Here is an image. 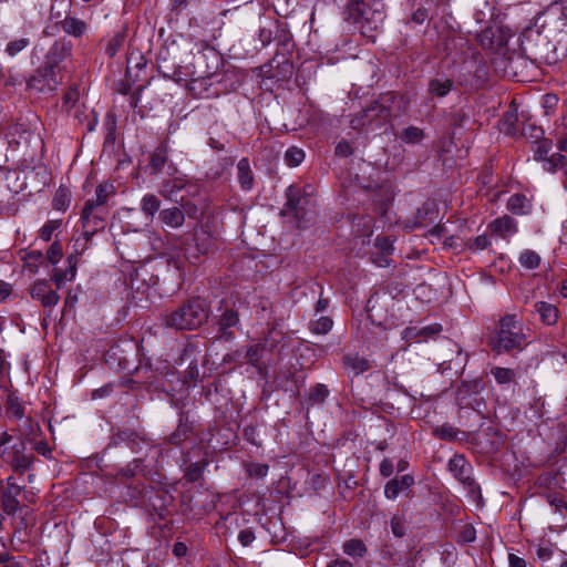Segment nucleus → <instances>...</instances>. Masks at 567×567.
Wrapping results in <instances>:
<instances>
[{"mask_svg":"<svg viewBox=\"0 0 567 567\" xmlns=\"http://www.w3.org/2000/svg\"><path fill=\"white\" fill-rule=\"evenodd\" d=\"M405 105L403 95L391 91L382 93L351 118L350 126L365 134L386 130L393 113L402 112Z\"/></svg>","mask_w":567,"mask_h":567,"instance_id":"1","label":"nucleus"},{"mask_svg":"<svg viewBox=\"0 0 567 567\" xmlns=\"http://www.w3.org/2000/svg\"><path fill=\"white\" fill-rule=\"evenodd\" d=\"M212 313L208 302L200 297L184 301L174 310L167 311L163 321L167 328L175 330H195L208 321Z\"/></svg>","mask_w":567,"mask_h":567,"instance_id":"2","label":"nucleus"},{"mask_svg":"<svg viewBox=\"0 0 567 567\" xmlns=\"http://www.w3.org/2000/svg\"><path fill=\"white\" fill-rule=\"evenodd\" d=\"M190 53L193 61L185 65V70L189 72L188 76L193 82L216 76L223 66V55L204 41L196 42L190 49Z\"/></svg>","mask_w":567,"mask_h":567,"instance_id":"3","label":"nucleus"},{"mask_svg":"<svg viewBox=\"0 0 567 567\" xmlns=\"http://www.w3.org/2000/svg\"><path fill=\"white\" fill-rule=\"evenodd\" d=\"M285 198L286 203L280 215L293 217L298 228H306L310 221L308 212L315 206L313 187L292 184L286 188Z\"/></svg>","mask_w":567,"mask_h":567,"instance_id":"4","label":"nucleus"},{"mask_svg":"<svg viewBox=\"0 0 567 567\" xmlns=\"http://www.w3.org/2000/svg\"><path fill=\"white\" fill-rule=\"evenodd\" d=\"M187 49L186 43H178L177 41H171L163 45L156 59L159 74L176 83L185 81L189 72L185 70L183 54L187 52Z\"/></svg>","mask_w":567,"mask_h":567,"instance_id":"5","label":"nucleus"},{"mask_svg":"<svg viewBox=\"0 0 567 567\" xmlns=\"http://www.w3.org/2000/svg\"><path fill=\"white\" fill-rule=\"evenodd\" d=\"M525 346V334L515 315H506L499 320V328L489 339V347L497 354L520 351Z\"/></svg>","mask_w":567,"mask_h":567,"instance_id":"6","label":"nucleus"},{"mask_svg":"<svg viewBox=\"0 0 567 567\" xmlns=\"http://www.w3.org/2000/svg\"><path fill=\"white\" fill-rule=\"evenodd\" d=\"M212 327L215 328V340L231 341L235 338L233 328L240 327L239 309L233 298L221 299L214 313H210Z\"/></svg>","mask_w":567,"mask_h":567,"instance_id":"7","label":"nucleus"},{"mask_svg":"<svg viewBox=\"0 0 567 567\" xmlns=\"http://www.w3.org/2000/svg\"><path fill=\"white\" fill-rule=\"evenodd\" d=\"M138 347L133 341L114 343L104 354L107 367L127 375L138 370Z\"/></svg>","mask_w":567,"mask_h":567,"instance_id":"8","label":"nucleus"},{"mask_svg":"<svg viewBox=\"0 0 567 567\" xmlns=\"http://www.w3.org/2000/svg\"><path fill=\"white\" fill-rule=\"evenodd\" d=\"M539 20L546 38L550 37L557 41L567 40V0L551 2L538 18Z\"/></svg>","mask_w":567,"mask_h":567,"instance_id":"9","label":"nucleus"},{"mask_svg":"<svg viewBox=\"0 0 567 567\" xmlns=\"http://www.w3.org/2000/svg\"><path fill=\"white\" fill-rule=\"evenodd\" d=\"M0 456L18 475H23L33 467L34 454L27 447V441L22 435H18L16 442L6 446Z\"/></svg>","mask_w":567,"mask_h":567,"instance_id":"10","label":"nucleus"},{"mask_svg":"<svg viewBox=\"0 0 567 567\" xmlns=\"http://www.w3.org/2000/svg\"><path fill=\"white\" fill-rule=\"evenodd\" d=\"M173 503L174 496L164 488H146L141 497V506L154 520H165L172 514Z\"/></svg>","mask_w":567,"mask_h":567,"instance_id":"11","label":"nucleus"},{"mask_svg":"<svg viewBox=\"0 0 567 567\" xmlns=\"http://www.w3.org/2000/svg\"><path fill=\"white\" fill-rule=\"evenodd\" d=\"M62 69H56L44 62L40 65L27 82V86L38 92H53L62 82Z\"/></svg>","mask_w":567,"mask_h":567,"instance_id":"12","label":"nucleus"},{"mask_svg":"<svg viewBox=\"0 0 567 567\" xmlns=\"http://www.w3.org/2000/svg\"><path fill=\"white\" fill-rule=\"evenodd\" d=\"M122 444H125L133 453H138L144 446L148 445V441L142 432L128 427H113L103 453L105 454Z\"/></svg>","mask_w":567,"mask_h":567,"instance_id":"13","label":"nucleus"},{"mask_svg":"<svg viewBox=\"0 0 567 567\" xmlns=\"http://www.w3.org/2000/svg\"><path fill=\"white\" fill-rule=\"evenodd\" d=\"M295 65L290 56L286 53L276 52L274 58L261 66V72L268 79L277 81H287L293 74Z\"/></svg>","mask_w":567,"mask_h":567,"instance_id":"14","label":"nucleus"},{"mask_svg":"<svg viewBox=\"0 0 567 567\" xmlns=\"http://www.w3.org/2000/svg\"><path fill=\"white\" fill-rule=\"evenodd\" d=\"M86 213V204L81 212V221L84 228L85 240L89 241L99 231L104 230L105 221L109 216V209L106 207L93 208L91 213Z\"/></svg>","mask_w":567,"mask_h":567,"instance_id":"15","label":"nucleus"},{"mask_svg":"<svg viewBox=\"0 0 567 567\" xmlns=\"http://www.w3.org/2000/svg\"><path fill=\"white\" fill-rule=\"evenodd\" d=\"M192 210H196L195 205L189 200H184V197H181V205L161 209L158 219L167 227L178 228L184 224L185 215L190 216Z\"/></svg>","mask_w":567,"mask_h":567,"instance_id":"16","label":"nucleus"},{"mask_svg":"<svg viewBox=\"0 0 567 567\" xmlns=\"http://www.w3.org/2000/svg\"><path fill=\"white\" fill-rule=\"evenodd\" d=\"M29 292L33 300L39 301L40 305L48 310L55 307L60 300L59 293L51 288L50 281L47 279L35 280L33 285H31Z\"/></svg>","mask_w":567,"mask_h":567,"instance_id":"17","label":"nucleus"},{"mask_svg":"<svg viewBox=\"0 0 567 567\" xmlns=\"http://www.w3.org/2000/svg\"><path fill=\"white\" fill-rule=\"evenodd\" d=\"M194 433V423L189 417V412L181 410L176 429L166 437L164 443L173 446H181Z\"/></svg>","mask_w":567,"mask_h":567,"instance_id":"18","label":"nucleus"},{"mask_svg":"<svg viewBox=\"0 0 567 567\" xmlns=\"http://www.w3.org/2000/svg\"><path fill=\"white\" fill-rule=\"evenodd\" d=\"M7 486L4 488L1 487V508L7 515H14L19 508L20 503L18 501V496L24 486H20L16 483V478L13 476H9L6 480Z\"/></svg>","mask_w":567,"mask_h":567,"instance_id":"19","label":"nucleus"},{"mask_svg":"<svg viewBox=\"0 0 567 567\" xmlns=\"http://www.w3.org/2000/svg\"><path fill=\"white\" fill-rule=\"evenodd\" d=\"M282 31V22L278 19L261 17L259 19L258 39L262 47L268 45L275 40V35Z\"/></svg>","mask_w":567,"mask_h":567,"instance_id":"20","label":"nucleus"},{"mask_svg":"<svg viewBox=\"0 0 567 567\" xmlns=\"http://www.w3.org/2000/svg\"><path fill=\"white\" fill-rule=\"evenodd\" d=\"M71 51L72 43L70 41L58 40L49 49L48 53L44 56V62L51 64L56 69H62L60 64L71 54Z\"/></svg>","mask_w":567,"mask_h":567,"instance_id":"21","label":"nucleus"},{"mask_svg":"<svg viewBox=\"0 0 567 567\" xmlns=\"http://www.w3.org/2000/svg\"><path fill=\"white\" fill-rule=\"evenodd\" d=\"M441 557L437 551L421 548L406 559V567H440Z\"/></svg>","mask_w":567,"mask_h":567,"instance_id":"22","label":"nucleus"},{"mask_svg":"<svg viewBox=\"0 0 567 567\" xmlns=\"http://www.w3.org/2000/svg\"><path fill=\"white\" fill-rule=\"evenodd\" d=\"M439 215V210L436 208V204L434 202H425L420 208H417L416 213L412 219V227L414 228H424L433 224Z\"/></svg>","mask_w":567,"mask_h":567,"instance_id":"23","label":"nucleus"},{"mask_svg":"<svg viewBox=\"0 0 567 567\" xmlns=\"http://www.w3.org/2000/svg\"><path fill=\"white\" fill-rule=\"evenodd\" d=\"M115 187L112 183L104 182L96 186L95 188V198L87 199L85 202L86 204V213L89 214L92 212L93 208L100 207H106L109 198L114 195Z\"/></svg>","mask_w":567,"mask_h":567,"instance_id":"24","label":"nucleus"},{"mask_svg":"<svg viewBox=\"0 0 567 567\" xmlns=\"http://www.w3.org/2000/svg\"><path fill=\"white\" fill-rule=\"evenodd\" d=\"M449 471L461 483L472 475L473 467L464 455L455 454L447 464Z\"/></svg>","mask_w":567,"mask_h":567,"instance_id":"25","label":"nucleus"},{"mask_svg":"<svg viewBox=\"0 0 567 567\" xmlns=\"http://www.w3.org/2000/svg\"><path fill=\"white\" fill-rule=\"evenodd\" d=\"M187 187V183H185L182 178H169L164 179L161 184L159 194L175 203H181L179 193Z\"/></svg>","mask_w":567,"mask_h":567,"instance_id":"26","label":"nucleus"},{"mask_svg":"<svg viewBox=\"0 0 567 567\" xmlns=\"http://www.w3.org/2000/svg\"><path fill=\"white\" fill-rule=\"evenodd\" d=\"M344 369L351 371L354 377L362 374L371 369V362L359 353H347L342 358Z\"/></svg>","mask_w":567,"mask_h":567,"instance_id":"27","label":"nucleus"},{"mask_svg":"<svg viewBox=\"0 0 567 567\" xmlns=\"http://www.w3.org/2000/svg\"><path fill=\"white\" fill-rule=\"evenodd\" d=\"M413 484L414 478L410 474L393 478L385 484L384 495L389 499H395L400 492L410 488Z\"/></svg>","mask_w":567,"mask_h":567,"instance_id":"28","label":"nucleus"},{"mask_svg":"<svg viewBox=\"0 0 567 567\" xmlns=\"http://www.w3.org/2000/svg\"><path fill=\"white\" fill-rule=\"evenodd\" d=\"M237 173L240 188L245 192L251 190L255 185V176L247 157H243L238 161Z\"/></svg>","mask_w":567,"mask_h":567,"instance_id":"29","label":"nucleus"},{"mask_svg":"<svg viewBox=\"0 0 567 567\" xmlns=\"http://www.w3.org/2000/svg\"><path fill=\"white\" fill-rule=\"evenodd\" d=\"M454 89V81L442 75L429 81L427 92L433 97H445Z\"/></svg>","mask_w":567,"mask_h":567,"instance_id":"30","label":"nucleus"},{"mask_svg":"<svg viewBox=\"0 0 567 567\" xmlns=\"http://www.w3.org/2000/svg\"><path fill=\"white\" fill-rule=\"evenodd\" d=\"M489 229L493 234L497 236L506 237L507 235H513L517 233V223L511 216L505 215L503 217L494 219L489 224Z\"/></svg>","mask_w":567,"mask_h":567,"instance_id":"31","label":"nucleus"},{"mask_svg":"<svg viewBox=\"0 0 567 567\" xmlns=\"http://www.w3.org/2000/svg\"><path fill=\"white\" fill-rule=\"evenodd\" d=\"M168 161V147L165 143L159 144L151 156L148 164L150 173L156 175L162 172Z\"/></svg>","mask_w":567,"mask_h":567,"instance_id":"32","label":"nucleus"},{"mask_svg":"<svg viewBox=\"0 0 567 567\" xmlns=\"http://www.w3.org/2000/svg\"><path fill=\"white\" fill-rule=\"evenodd\" d=\"M555 48L549 42L546 41L544 45H538L535 43V48L532 49V56L533 60L540 63H547V64H554L557 61V58L555 56Z\"/></svg>","mask_w":567,"mask_h":567,"instance_id":"33","label":"nucleus"},{"mask_svg":"<svg viewBox=\"0 0 567 567\" xmlns=\"http://www.w3.org/2000/svg\"><path fill=\"white\" fill-rule=\"evenodd\" d=\"M364 10H370V6L364 0H348L346 6V19L353 23L362 22Z\"/></svg>","mask_w":567,"mask_h":567,"instance_id":"34","label":"nucleus"},{"mask_svg":"<svg viewBox=\"0 0 567 567\" xmlns=\"http://www.w3.org/2000/svg\"><path fill=\"white\" fill-rule=\"evenodd\" d=\"M535 312L540 317L542 322L547 326L555 324L558 319V309L548 302L538 301L534 305Z\"/></svg>","mask_w":567,"mask_h":567,"instance_id":"35","label":"nucleus"},{"mask_svg":"<svg viewBox=\"0 0 567 567\" xmlns=\"http://www.w3.org/2000/svg\"><path fill=\"white\" fill-rule=\"evenodd\" d=\"M433 434L440 440L449 442L462 441L466 436V433L464 431H461L447 423L435 427L433 430Z\"/></svg>","mask_w":567,"mask_h":567,"instance_id":"36","label":"nucleus"},{"mask_svg":"<svg viewBox=\"0 0 567 567\" xmlns=\"http://www.w3.org/2000/svg\"><path fill=\"white\" fill-rule=\"evenodd\" d=\"M207 465L208 461L206 458H202L197 462L188 464L184 471V478L188 483L198 482L203 477L204 471Z\"/></svg>","mask_w":567,"mask_h":567,"instance_id":"37","label":"nucleus"},{"mask_svg":"<svg viewBox=\"0 0 567 567\" xmlns=\"http://www.w3.org/2000/svg\"><path fill=\"white\" fill-rule=\"evenodd\" d=\"M62 29L73 37H81L86 30V23L78 18L66 17L62 21Z\"/></svg>","mask_w":567,"mask_h":567,"instance_id":"38","label":"nucleus"},{"mask_svg":"<svg viewBox=\"0 0 567 567\" xmlns=\"http://www.w3.org/2000/svg\"><path fill=\"white\" fill-rule=\"evenodd\" d=\"M165 377V381L161 383L162 391L169 395L172 398V403L175 404L174 393L177 388L182 386V381L174 371H168Z\"/></svg>","mask_w":567,"mask_h":567,"instance_id":"39","label":"nucleus"},{"mask_svg":"<svg viewBox=\"0 0 567 567\" xmlns=\"http://www.w3.org/2000/svg\"><path fill=\"white\" fill-rule=\"evenodd\" d=\"M161 200L153 194H146L141 199V210L146 217H154L159 212Z\"/></svg>","mask_w":567,"mask_h":567,"instance_id":"40","label":"nucleus"},{"mask_svg":"<svg viewBox=\"0 0 567 567\" xmlns=\"http://www.w3.org/2000/svg\"><path fill=\"white\" fill-rule=\"evenodd\" d=\"M424 131L417 126H408L402 130L400 138L405 144H419L424 138Z\"/></svg>","mask_w":567,"mask_h":567,"instance_id":"41","label":"nucleus"},{"mask_svg":"<svg viewBox=\"0 0 567 567\" xmlns=\"http://www.w3.org/2000/svg\"><path fill=\"white\" fill-rule=\"evenodd\" d=\"M6 410L7 413L17 420H21L24 416V406L21 404L20 399L13 393L8 395Z\"/></svg>","mask_w":567,"mask_h":567,"instance_id":"42","label":"nucleus"},{"mask_svg":"<svg viewBox=\"0 0 567 567\" xmlns=\"http://www.w3.org/2000/svg\"><path fill=\"white\" fill-rule=\"evenodd\" d=\"M491 374L499 385H506L515 381V371L509 368H492Z\"/></svg>","mask_w":567,"mask_h":567,"instance_id":"43","label":"nucleus"},{"mask_svg":"<svg viewBox=\"0 0 567 567\" xmlns=\"http://www.w3.org/2000/svg\"><path fill=\"white\" fill-rule=\"evenodd\" d=\"M375 247L382 252V258L377 264L381 267L389 266L390 260L388 256L393 251V246L391 240L388 237H378L375 239Z\"/></svg>","mask_w":567,"mask_h":567,"instance_id":"44","label":"nucleus"},{"mask_svg":"<svg viewBox=\"0 0 567 567\" xmlns=\"http://www.w3.org/2000/svg\"><path fill=\"white\" fill-rule=\"evenodd\" d=\"M343 551L351 557H363L367 553V546L360 539H349L343 544Z\"/></svg>","mask_w":567,"mask_h":567,"instance_id":"45","label":"nucleus"},{"mask_svg":"<svg viewBox=\"0 0 567 567\" xmlns=\"http://www.w3.org/2000/svg\"><path fill=\"white\" fill-rule=\"evenodd\" d=\"M380 557L388 565L398 566L401 561L400 553L390 543H385L380 550Z\"/></svg>","mask_w":567,"mask_h":567,"instance_id":"46","label":"nucleus"},{"mask_svg":"<svg viewBox=\"0 0 567 567\" xmlns=\"http://www.w3.org/2000/svg\"><path fill=\"white\" fill-rule=\"evenodd\" d=\"M71 203V194L66 187L60 186L53 197L52 206L56 210H65Z\"/></svg>","mask_w":567,"mask_h":567,"instance_id":"47","label":"nucleus"},{"mask_svg":"<svg viewBox=\"0 0 567 567\" xmlns=\"http://www.w3.org/2000/svg\"><path fill=\"white\" fill-rule=\"evenodd\" d=\"M527 199L523 194H514L507 202V209L515 215H523L526 210Z\"/></svg>","mask_w":567,"mask_h":567,"instance_id":"48","label":"nucleus"},{"mask_svg":"<svg viewBox=\"0 0 567 567\" xmlns=\"http://www.w3.org/2000/svg\"><path fill=\"white\" fill-rule=\"evenodd\" d=\"M328 395H329L328 388L322 383H318L310 390V393L308 395V404H311V405L322 404L326 401V399L328 398Z\"/></svg>","mask_w":567,"mask_h":567,"instance_id":"49","label":"nucleus"},{"mask_svg":"<svg viewBox=\"0 0 567 567\" xmlns=\"http://www.w3.org/2000/svg\"><path fill=\"white\" fill-rule=\"evenodd\" d=\"M284 158H285V163L289 167H297L303 162L305 152H303V150H301L297 146H291L286 151Z\"/></svg>","mask_w":567,"mask_h":567,"instance_id":"50","label":"nucleus"},{"mask_svg":"<svg viewBox=\"0 0 567 567\" xmlns=\"http://www.w3.org/2000/svg\"><path fill=\"white\" fill-rule=\"evenodd\" d=\"M333 326V320L330 317L323 316L310 322V331L317 334H327Z\"/></svg>","mask_w":567,"mask_h":567,"instance_id":"51","label":"nucleus"},{"mask_svg":"<svg viewBox=\"0 0 567 567\" xmlns=\"http://www.w3.org/2000/svg\"><path fill=\"white\" fill-rule=\"evenodd\" d=\"M264 350L265 349L262 348L261 343L251 344L244 353V359L251 365H258V363H261Z\"/></svg>","mask_w":567,"mask_h":567,"instance_id":"52","label":"nucleus"},{"mask_svg":"<svg viewBox=\"0 0 567 567\" xmlns=\"http://www.w3.org/2000/svg\"><path fill=\"white\" fill-rule=\"evenodd\" d=\"M567 161V157L560 153H554L548 158H545L544 169L549 173H556L558 168L564 167V163Z\"/></svg>","mask_w":567,"mask_h":567,"instance_id":"53","label":"nucleus"},{"mask_svg":"<svg viewBox=\"0 0 567 567\" xmlns=\"http://www.w3.org/2000/svg\"><path fill=\"white\" fill-rule=\"evenodd\" d=\"M284 336L280 331L276 329H271L267 332L264 338V342L261 343L265 350L272 352L282 341Z\"/></svg>","mask_w":567,"mask_h":567,"instance_id":"54","label":"nucleus"},{"mask_svg":"<svg viewBox=\"0 0 567 567\" xmlns=\"http://www.w3.org/2000/svg\"><path fill=\"white\" fill-rule=\"evenodd\" d=\"M275 40H277L278 45L282 48V50L285 51L284 53H291L295 44L292 41V35L287 30L285 23H282V31L278 32V34L275 35Z\"/></svg>","mask_w":567,"mask_h":567,"instance_id":"55","label":"nucleus"},{"mask_svg":"<svg viewBox=\"0 0 567 567\" xmlns=\"http://www.w3.org/2000/svg\"><path fill=\"white\" fill-rule=\"evenodd\" d=\"M144 472V460L138 457L134 458L125 467H123L120 474L125 478H132L136 476L138 473Z\"/></svg>","mask_w":567,"mask_h":567,"instance_id":"56","label":"nucleus"},{"mask_svg":"<svg viewBox=\"0 0 567 567\" xmlns=\"http://www.w3.org/2000/svg\"><path fill=\"white\" fill-rule=\"evenodd\" d=\"M125 40V32H116L107 42L105 48V54L109 58H113L122 48Z\"/></svg>","mask_w":567,"mask_h":567,"instance_id":"57","label":"nucleus"},{"mask_svg":"<svg viewBox=\"0 0 567 567\" xmlns=\"http://www.w3.org/2000/svg\"><path fill=\"white\" fill-rule=\"evenodd\" d=\"M519 262L524 268L536 269L540 264V257L536 251L527 249L520 254Z\"/></svg>","mask_w":567,"mask_h":567,"instance_id":"58","label":"nucleus"},{"mask_svg":"<svg viewBox=\"0 0 567 567\" xmlns=\"http://www.w3.org/2000/svg\"><path fill=\"white\" fill-rule=\"evenodd\" d=\"M200 354V348L198 341H188L181 357V360H189V362L198 361V355Z\"/></svg>","mask_w":567,"mask_h":567,"instance_id":"59","label":"nucleus"},{"mask_svg":"<svg viewBox=\"0 0 567 567\" xmlns=\"http://www.w3.org/2000/svg\"><path fill=\"white\" fill-rule=\"evenodd\" d=\"M269 471L268 464L250 462L246 464V472L248 476L255 478H264Z\"/></svg>","mask_w":567,"mask_h":567,"instance_id":"60","label":"nucleus"},{"mask_svg":"<svg viewBox=\"0 0 567 567\" xmlns=\"http://www.w3.org/2000/svg\"><path fill=\"white\" fill-rule=\"evenodd\" d=\"M63 272L64 271L59 268H54L53 270L51 280L55 284L56 289H60L66 280H72L75 277L76 268H74L73 266L70 268V276Z\"/></svg>","mask_w":567,"mask_h":567,"instance_id":"61","label":"nucleus"},{"mask_svg":"<svg viewBox=\"0 0 567 567\" xmlns=\"http://www.w3.org/2000/svg\"><path fill=\"white\" fill-rule=\"evenodd\" d=\"M29 44L30 40L28 38H21L10 41L6 47V53L9 56H16L18 53L23 51Z\"/></svg>","mask_w":567,"mask_h":567,"instance_id":"62","label":"nucleus"},{"mask_svg":"<svg viewBox=\"0 0 567 567\" xmlns=\"http://www.w3.org/2000/svg\"><path fill=\"white\" fill-rule=\"evenodd\" d=\"M183 254L187 260L192 264H196L199 259V255L206 251V248H200L196 243L195 246L192 245H183L182 247Z\"/></svg>","mask_w":567,"mask_h":567,"instance_id":"63","label":"nucleus"},{"mask_svg":"<svg viewBox=\"0 0 567 567\" xmlns=\"http://www.w3.org/2000/svg\"><path fill=\"white\" fill-rule=\"evenodd\" d=\"M243 436L247 442L257 447L262 445V441L258 439V430L256 425H246L243 430Z\"/></svg>","mask_w":567,"mask_h":567,"instance_id":"64","label":"nucleus"}]
</instances>
